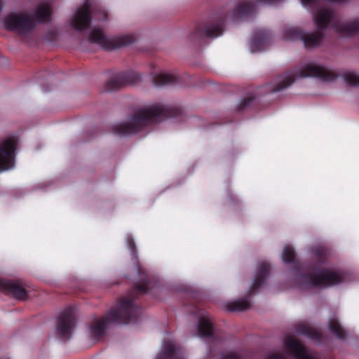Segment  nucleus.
<instances>
[{
  "mask_svg": "<svg viewBox=\"0 0 359 359\" xmlns=\"http://www.w3.org/2000/svg\"><path fill=\"white\" fill-rule=\"evenodd\" d=\"M182 109L176 106L156 104L141 109L133 116L131 121L112 126L114 133L128 135L139 132L142 128L165 118L179 116Z\"/></svg>",
  "mask_w": 359,
  "mask_h": 359,
  "instance_id": "f03ea898",
  "label": "nucleus"
},
{
  "mask_svg": "<svg viewBox=\"0 0 359 359\" xmlns=\"http://www.w3.org/2000/svg\"><path fill=\"white\" fill-rule=\"evenodd\" d=\"M88 40L90 43H97L106 50H113L133 43L135 41L134 35L125 34L107 38L102 30L96 28L92 30Z\"/></svg>",
  "mask_w": 359,
  "mask_h": 359,
  "instance_id": "0eeeda50",
  "label": "nucleus"
},
{
  "mask_svg": "<svg viewBox=\"0 0 359 359\" xmlns=\"http://www.w3.org/2000/svg\"><path fill=\"white\" fill-rule=\"evenodd\" d=\"M152 79L156 86L175 85L181 82V77L176 74L159 73L154 75Z\"/></svg>",
  "mask_w": 359,
  "mask_h": 359,
  "instance_id": "f3484780",
  "label": "nucleus"
},
{
  "mask_svg": "<svg viewBox=\"0 0 359 359\" xmlns=\"http://www.w3.org/2000/svg\"><path fill=\"white\" fill-rule=\"evenodd\" d=\"M50 6L41 4L36 8L34 16L25 13H12L4 19L6 29L14 31L21 36L29 34L35 27V22H46L50 20Z\"/></svg>",
  "mask_w": 359,
  "mask_h": 359,
  "instance_id": "7ed1b4c3",
  "label": "nucleus"
},
{
  "mask_svg": "<svg viewBox=\"0 0 359 359\" xmlns=\"http://www.w3.org/2000/svg\"><path fill=\"white\" fill-rule=\"evenodd\" d=\"M187 296L189 300L184 303L187 311L197 318V334L199 337H202L201 294L199 292H192L187 294Z\"/></svg>",
  "mask_w": 359,
  "mask_h": 359,
  "instance_id": "ddd939ff",
  "label": "nucleus"
},
{
  "mask_svg": "<svg viewBox=\"0 0 359 359\" xmlns=\"http://www.w3.org/2000/svg\"><path fill=\"white\" fill-rule=\"evenodd\" d=\"M17 142L14 137H8L0 144V170H6L14 166L15 151Z\"/></svg>",
  "mask_w": 359,
  "mask_h": 359,
  "instance_id": "9b49d317",
  "label": "nucleus"
},
{
  "mask_svg": "<svg viewBox=\"0 0 359 359\" xmlns=\"http://www.w3.org/2000/svg\"><path fill=\"white\" fill-rule=\"evenodd\" d=\"M269 271V266L267 264H262L260 268V272L257 276L255 278L252 285L250 286V293L253 292L257 289L259 288V286L263 283V279L264 276L267 274Z\"/></svg>",
  "mask_w": 359,
  "mask_h": 359,
  "instance_id": "4be33fe9",
  "label": "nucleus"
},
{
  "mask_svg": "<svg viewBox=\"0 0 359 359\" xmlns=\"http://www.w3.org/2000/svg\"><path fill=\"white\" fill-rule=\"evenodd\" d=\"M203 339L207 341H212L216 339L215 337V330L213 323L211 318L203 313Z\"/></svg>",
  "mask_w": 359,
  "mask_h": 359,
  "instance_id": "6ab92c4d",
  "label": "nucleus"
},
{
  "mask_svg": "<svg viewBox=\"0 0 359 359\" xmlns=\"http://www.w3.org/2000/svg\"><path fill=\"white\" fill-rule=\"evenodd\" d=\"M285 347L296 359H320L316 353L307 351L306 348L294 337L287 335L285 338ZM266 359H286L283 353L269 354Z\"/></svg>",
  "mask_w": 359,
  "mask_h": 359,
  "instance_id": "6e6552de",
  "label": "nucleus"
},
{
  "mask_svg": "<svg viewBox=\"0 0 359 359\" xmlns=\"http://www.w3.org/2000/svg\"><path fill=\"white\" fill-rule=\"evenodd\" d=\"M255 1L257 6L259 4L273 6L283 2V0H255Z\"/></svg>",
  "mask_w": 359,
  "mask_h": 359,
  "instance_id": "c756f323",
  "label": "nucleus"
},
{
  "mask_svg": "<svg viewBox=\"0 0 359 359\" xmlns=\"http://www.w3.org/2000/svg\"><path fill=\"white\" fill-rule=\"evenodd\" d=\"M334 18L332 10L326 8H320L313 15V20L317 27V31L313 33H306L298 29H292L287 32V39H300L303 41L304 46L312 48L320 46L323 39V30L328 25Z\"/></svg>",
  "mask_w": 359,
  "mask_h": 359,
  "instance_id": "20e7f679",
  "label": "nucleus"
},
{
  "mask_svg": "<svg viewBox=\"0 0 359 359\" xmlns=\"http://www.w3.org/2000/svg\"><path fill=\"white\" fill-rule=\"evenodd\" d=\"M268 37V34L264 31H259L253 40V43H257L259 41L262 39H266Z\"/></svg>",
  "mask_w": 359,
  "mask_h": 359,
  "instance_id": "2f4dec72",
  "label": "nucleus"
},
{
  "mask_svg": "<svg viewBox=\"0 0 359 359\" xmlns=\"http://www.w3.org/2000/svg\"><path fill=\"white\" fill-rule=\"evenodd\" d=\"M344 280L343 273L333 269H321L314 273L302 275L299 278V286L304 289L332 287Z\"/></svg>",
  "mask_w": 359,
  "mask_h": 359,
  "instance_id": "39448f33",
  "label": "nucleus"
},
{
  "mask_svg": "<svg viewBox=\"0 0 359 359\" xmlns=\"http://www.w3.org/2000/svg\"><path fill=\"white\" fill-rule=\"evenodd\" d=\"M345 82L351 86H359V76L355 73H347L344 76Z\"/></svg>",
  "mask_w": 359,
  "mask_h": 359,
  "instance_id": "bb28decb",
  "label": "nucleus"
},
{
  "mask_svg": "<svg viewBox=\"0 0 359 359\" xmlns=\"http://www.w3.org/2000/svg\"><path fill=\"white\" fill-rule=\"evenodd\" d=\"M76 325L74 309L69 306L62 311L57 318L56 333L62 341L69 340Z\"/></svg>",
  "mask_w": 359,
  "mask_h": 359,
  "instance_id": "1a4fd4ad",
  "label": "nucleus"
},
{
  "mask_svg": "<svg viewBox=\"0 0 359 359\" xmlns=\"http://www.w3.org/2000/svg\"><path fill=\"white\" fill-rule=\"evenodd\" d=\"M0 291L11 294L18 300H25L27 298V292L19 280L0 278Z\"/></svg>",
  "mask_w": 359,
  "mask_h": 359,
  "instance_id": "4468645a",
  "label": "nucleus"
},
{
  "mask_svg": "<svg viewBox=\"0 0 359 359\" xmlns=\"http://www.w3.org/2000/svg\"><path fill=\"white\" fill-rule=\"evenodd\" d=\"M251 307V303L248 299H238L235 301L228 302L226 308L230 311H243Z\"/></svg>",
  "mask_w": 359,
  "mask_h": 359,
  "instance_id": "aec40b11",
  "label": "nucleus"
},
{
  "mask_svg": "<svg viewBox=\"0 0 359 359\" xmlns=\"http://www.w3.org/2000/svg\"><path fill=\"white\" fill-rule=\"evenodd\" d=\"M221 359H240L238 355L235 353H227L224 354Z\"/></svg>",
  "mask_w": 359,
  "mask_h": 359,
  "instance_id": "473e14b6",
  "label": "nucleus"
},
{
  "mask_svg": "<svg viewBox=\"0 0 359 359\" xmlns=\"http://www.w3.org/2000/svg\"><path fill=\"white\" fill-rule=\"evenodd\" d=\"M222 22V19H219L215 22L211 21L207 23L203 29V37L215 38L221 35L223 31Z\"/></svg>",
  "mask_w": 359,
  "mask_h": 359,
  "instance_id": "a211bd4d",
  "label": "nucleus"
},
{
  "mask_svg": "<svg viewBox=\"0 0 359 359\" xmlns=\"http://www.w3.org/2000/svg\"><path fill=\"white\" fill-rule=\"evenodd\" d=\"M128 248L130 251L132 258L136 261L137 259V250L136 248L135 243L132 237H128L127 238Z\"/></svg>",
  "mask_w": 359,
  "mask_h": 359,
  "instance_id": "c85d7f7f",
  "label": "nucleus"
},
{
  "mask_svg": "<svg viewBox=\"0 0 359 359\" xmlns=\"http://www.w3.org/2000/svg\"><path fill=\"white\" fill-rule=\"evenodd\" d=\"M102 18H103V20H106V19H107V13H106L105 12H104V11H103V12L102 13Z\"/></svg>",
  "mask_w": 359,
  "mask_h": 359,
  "instance_id": "72a5a7b5",
  "label": "nucleus"
},
{
  "mask_svg": "<svg viewBox=\"0 0 359 359\" xmlns=\"http://www.w3.org/2000/svg\"><path fill=\"white\" fill-rule=\"evenodd\" d=\"M330 330L339 339H344L346 338V334L345 330L341 327L340 323L336 319H332L329 321Z\"/></svg>",
  "mask_w": 359,
  "mask_h": 359,
  "instance_id": "5701e85b",
  "label": "nucleus"
},
{
  "mask_svg": "<svg viewBox=\"0 0 359 359\" xmlns=\"http://www.w3.org/2000/svg\"><path fill=\"white\" fill-rule=\"evenodd\" d=\"M257 8V3L253 0H241L232 9L231 15L233 18L248 16L252 14Z\"/></svg>",
  "mask_w": 359,
  "mask_h": 359,
  "instance_id": "dca6fc26",
  "label": "nucleus"
},
{
  "mask_svg": "<svg viewBox=\"0 0 359 359\" xmlns=\"http://www.w3.org/2000/svg\"><path fill=\"white\" fill-rule=\"evenodd\" d=\"M253 99L254 98L251 96L247 97L245 99H243L238 107V109L243 110L244 109H245L249 105V104L253 100Z\"/></svg>",
  "mask_w": 359,
  "mask_h": 359,
  "instance_id": "7c9ffc66",
  "label": "nucleus"
},
{
  "mask_svg": "<svg viewBox=\"0 0 359 359\" xmlns=\"http://www.w3.org/2000/svg\"><path fill=\"white\" fill-rule=\"evenodd\" d=\"M2 9V0H0V11Z\"/></svg>",
  "mask_w": 359,
  "mask_h": 359,
  "instance_id": "f704fd0d",
  "label": "nucleus"
},
{
  "mask_svg": "<svg viewBox=\"0 0 359 359\" xmlns=\"http://www.w3.org/2000/svg\"><path fill=\"white\" fill-rule=\"evenodd\" d=\"M308 76H317L325 80H330L332 77L330 72L324 67L310 62L297 70L295 74L290 72L284 75L271 92L276 93L290 86L295 81L296 77Z\"/></svg>",
  "mask_w": 359,
  "mask_h": 359,
  "instance_id": "423d86ee",
  "label": "nucleus"
},
{
  "mask_svg": "<svg viewBox=\"0 0 359 359\" xmlns=\"http://www.w3.org/2000/svg\"><path fill=\"white\" fill-rule=\"evenodd\" d=\"M157 359H185L184 350L175 342L166 341Z\"/></svg>",
  "mask_w": 359,
  "mask_h": 359,
  "instance_id": "2eb2a0df",
  "label": "nucleus"
},
{
  "mask_svg": "<svg viewBox=\"0 0 359 359\" xmlns=\"http://www.w3.org/2000/svg\"><path fill=\"white\" fill-rule=\"evenodd\" d=\"M90 11L91 5L89 1L86 0L83 6L76 10L71 20L72 27L77 31H83L88 28L92 21Z\"/></svg>",
  "mask_w": 359,
  "mask_h": 359,
  "instance_id": "f8f14e48",
  "label": "nucleus"
},
{
  "mask_svg": "<svg viewBox=\"0 0 359 359\" xmlns=\"http://www.w3.org/2000/svg\"><path fill=\"white\" fill-rule=\"evenodd\" d=\"M190 40L200 43L202 40V25L198 23L194 30L190 34Z\"/></svg>",
  "mask_w": 359,
  "mask_h": 359,
  "instance_id": "cd10ccee",
  "label": "nucleus"
},
{
  "mask_svg": "<svg viewBox=\"0 0 359 359\" xmlns=\"http://www.w3.org/2000/svg\"><path fill=\"white\" fill-rule=\"evenodd\" d=\"M141 75L133 72L127 71L114 74L104 85L105 92H112L128 84H134L140 81Z\"/></svg>",
  "mask_w": 359,
  "mask_h": 359,
  "instance_id": "9d476101",
  "label": "nucleus"
},
{
  "mask_svg": "<svg viewBox=\"0 0 359 359\" xmlns=\"http://www.w3.org/2000/svg\"><path fill=\"white\" fill-rule=\"evenodd\" d=\"M139 282L137 283L130 293L123 297L116 304L115 307L109 311L101 318L95 320L90 327V331L95 340L105 334L109 324H128L138 320L141 313V308L136 304L135 299L138 295L144 294L156 287V281L150 277L140 267H138Z\"/></svg>",
  "mask_w": 359,
  "mask_h": 359,
  "instance_id": "f257e3e1",
  "label": "nucleus"
},
{
  "mask_svg": "<svg viewBox=\"0 0 359 359\" xmlns=\"http://www.w3.org/2000/svg\"><path fill=\"white\" fill-rule=\"evenodd\" d=\"M312 251L320 261H323L330 255V251L325 246H316L313 248Z\"/></svg>",
  "mask_w": 359,
  "mask_h": 359,
  "instance_id": "393cba45",
  "label": "nucleus"
},
{
  "mask_svg": "<svg viewBox=\"0 0 359 359\" xmlns=\"http://www.w3.org/2000/svg\"><path fill=\"white\" fill-rule=\"evenodd\" d=\"M336 29L344 34L352 35L359 32V22L353 21L346 23H337Z\"/></svg>",
  "mask_w": 359,
  "mask_h": 359,
  "instance_id": "412c9836",
  "label": "nucleus"
},
{
  "mask_svg": "<svg viewBox=\"0 0 359 359\" xmlns=\"http://www.w3.org/2000/svg\"><path fill=\"white\" fill-rule=\"evenodd\" d=\"M299 332L317 341L322 337L321 333L318 330L306 324L299 326Z\"/></svg>",
  "mask_w": 359,
  "mask_h": 359,
  "instance_id": "b1692460",
  "label": "nucleus"
},
{
  "mask_svg": "<svg viewBox=\"0 0 359 359\" xmlns=\"http://www.w3.org/2000/svg\"><path fill=\"white\" fill-rule=\"evenodd\" d=\"M283 259L285 262L291 263L295 258V252L290 246H285L282 254Z\"/></svg>",
  "mask_w": 359,
  "mask_h": 359,
  "instance_id": "a878e982",
  "label": "nucleus"
}]
</instances>
